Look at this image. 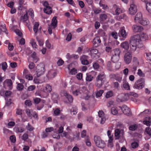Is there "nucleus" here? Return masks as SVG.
<instances>
[{
    "label": "nucleus",
    "mask_w": 151,
    "mask_h": 151,
    "mask_svg": "<svg viewBox=\"0 0 151 151\" xmlns=\"http://www.w3.org/2000/svg\"><path fill=\"white\" fill-rule=\"evenodd\" d=\"M130 47L131 52H134L137 47L141 48L143 47L142 42L139 40V36H132L130 41Z\"/></svg>",
    "instance_id": "obj_1"
},
{
    "label": "nucleus",
    "mask_w": 151,
    "mask_h": 151,
    "mask_svg": "<svg viewBox=\"0 0 151 151\" xmlns=\"http://www.w3.org/2000/svg\"><path fill=\"white\" fill-rule=\"evenodd\" d=\"M105 80V75L102 73L99 74L96 78L95 85L98 88H100L102 85Z\"/></svg>",
    "instance_id": "obj_2"
},
{
    "label": "nucleus",
    "mask_w": 151,
    "mask_h": 151,
    "mask_svg": "<svg viewBox=\"0 0 151 151\" xmlns=\"http://www.w3.org/2000/svg\"><path fill=\"white\" fill-rule=\"evenodd\" d=\"M45 71V65L43 63H40L37 66L36 72L37 77H39L43 75Z\"/></svg>",
    "instance_id": "obj_3"
},
{
    "label": "nucleus",
    "mask_w": 151,
    "mask_h": 151,
    "mask_svg": "<svg viewBox=\"0 0 151 151\" xmlns=\"http://www.w3.org/2000/svg\"><path fill=\"white\" fill-rule=\"evenodd\" d=\"M144 80L143 78H141L136 81L134 87L137 89H141L144 87Z\"/></svg>",
    "instance_id": "obj_4"
},
{
    "label": "nucleus",
    "mask_w": 151,
    "mask_h": 151,
    "mask_svg": "<svg viewBox=\"0 0 151 151\" xmlns=\"http://www.w3.org/2000/svg\"><path fill=\"white\" fill-rule=\"evenodd\" d=\"M94 141L96 145L99 148H103L105 146L104 142L99 137L94 136Z\"/></svg>",
    "instance_id": "obj_5"
},
{
    "label": "nucleus",
    "mask_w": 151,
    "mask_h": 151,
    "mask_svg": "<svg viewBox=\"0 0 151 151\" xmlns=\"http://www.w3.org/2000/svg\"><path fill=\"white\" fill-rule=\"evenodd\" d=\"M81 93L82 97L85 100H88L90 98L91 95L89 94L88 91L86 88L83 87L81 88Z\"/></svg>",
    "instance_id": "obj_6"
},
{
    "label": "nucleus",
    "mask_w": 151,
    "mask_h": 151,
    "mask_svg": "<svg viewBox=\"0 0 151 151\" xmlns=\"http://www.w3.org/2000/svg\"><path fill=\"white\" fill-rule=\"evenodd\" d=\"M136 95V93L132 92L126 93H122L119 96V98L120 99L121 101H123L127 100L129 99V96H135Z\"/></svg>",
    "instance_id": "obj_7"
},
{
    "label": "nucleus",
    "mask_w": 151,
    "mask_h": 151,
    "mask_svg": "<svg viewBox=\"0 0 151 151\" xmlns=\"http://www.w3.org/2000/svg\"><path fill=\"white\" fill-rule=\"evenodd\" d=\"M137 5L134 3L130 4L128 10V13L131 15H134L137 12Z\"/></svg>",
    "instance_id": "obj_8"
},
{
    "label": "nucleus",
    "mask_w": 151,
    "mask_h": 151,
    "mask_svg": "<svg viewBox=\"0 0 151 151\" xmlns=\"http://www.w3.org/2000/svg\"><path fill=\"white\" fill-rule=\"evenodd\" d=\"M71 90L72 91L73 94L74 96H77L81 93V88H79L77 85H75L72 86L71 87Z\"/></svg>",
    "instance_id": "obj_9"
},
{
    "label": "nucleus",
    "mask_w": 151,
    "mask_h": 151,
    "mask_svg": "<svg viewBox=\"0 0 151 151\" xmlns=\"http://www.w3.org/2000/svg\"><path fill=\"white\" fill-rule=\"evenodd\" d=\"M132 57L131 53L129 52L126 53L124 57V60L125 63L127 64H129L132 61Z\"/></svg>",
    "instance_id": "obj_10"
},
{
    "label": "nucleus",
    "mask_w": 151,
    "mask_h": 151,
    "mask_svg": "<svg viewBox=\"0 0 151 151\" xmlns=\"http://www.w3.org/2000/svg\"><path fill=\"white\" fill-rule=\"evenodd\" d=\"M61 95L62 96H65L69 102H72L73 100V97L70 95L68 94L67 92L64 90H62L61 92Z\"/></svg>",
    "instance_id": "obj_11"
},
{
    "label": "nucleus",
    "mask_w": 151,
    "mask_h": 151,
    "mask_svg": "<svg viewBox=\"0 0 151 151\" xmlns=\"http://www.w3.org/2000/svg\"><path fill=\"white\" fill-rule=\"evenodd\" d=\"M119 107L121 109L122 112L125 115H129L131 113L130 109L126 105H123Z\"/></svg>",
    "instance_id": "obj_12"
},
{
    "label": "nucleus",
    "mask_w": 151,
    "mask_h": 151,
    "mask_svg": "<svg viewBox=\"0 0 151 151\" xmlns=\"http://www.w3.org/2000/svg\"><path fill=\"white\" fill-rule=\"evenodd\" d=\"M98 116L99 117V119L100 120L101 124H104L106 120L104 112L102 111H99L98 112Z\"/></svg>",
    "instance_id": "obj_13"
},
{
    "label": "nucleus",
    "mask_w": 151,
    "mask_h": 151,
    "mask_svg": "<svg viewBox=\"0 0 151 151\" xmlns=\"http://www.w3.org/2000/svg\"><path fill=\"white\" fill-rule=\"evenodd\" d=\"M89 58L88 56L85 55L82 56L80 58V60L82 64L87 65L89 63L88 60Z\"/></svg>",
    "instance_id": "obj_14"
},
{
    "label": "nucleus",
    "mask_w": 151,
    "mask_h": 151,
    "mask_svg": "<svg viewBox=\"0 0 151 151\" xmlns=\"http://www.w3.org/2000/svg\"><path fill=\"white\" fill-rule=\"evenodd\" d=\"M113 7L115 9V13L114 14V15H119V14L122 12V9L119 8L118 6L116 4L113 5Z\"/></svg>",
    "instance_id": "obj_15"
},
{
    "label": "nucleus",
    "mask_w": 151,
    "mask_h": 151,
    "mask_svg": "<svg viewBox=\"0 0 151 151\" xmlns=\"http://www.w3.org/2000/svg\"><path fill=\"white\" fill-rule=\"evenodd\" d=\"M132 29L135 32H142L143 30V28L142 26L134 25L132 27Z\"/></svg>",
    "instance_id": "obj_16"
},
{
    "label": "nucleus",
    "mask_w": 151,
    "mask_h": 151,
    "mask_svg": "<svg viewBox=\"0 0 151 151\" xmlns=\"http://www.w3.org/2000/svg\"><path fill=\"white\" fill-rule=\"evenodd\" d=\"M139 36L140 40L142 42V40H145L148 39V36L145 33L141 32L139 35H136Z\"/></svg>",
    "instance_id": "obj_17"
},
{
    "label": "nucleus",
    "mask_w": 151,
    "mask_h": 151,
    "mask_svg": "<svg viewBox=\"0 0 151 151\" xmlns=\"http://www.w3.org/2000/svg\"><path fill=\"white\" fill-rule=\"evenodd\" d=\"M142 19V14L140 12H138L134 18V22L135 23H139Z\"/></svg>",
    "instance_id": "obj_18"
},
{
    "label": "nucleus",
    "mask_w": 151,
    "mask_h": 151,
    "mask_svg": "<svg viewBox=\"0 0 151 151\" xmlns=\"http://www.w3.org/2000/svg\"><path fill=\"white\" fill-rule=\"evenodd\" d=\"M56 72L54 70H51L48 72L47 76L49 79L54 78L56 75Z\"/></svg>",
    "instance_id": "obj_19"
},
{
    "label": "nucleus",
    "mask_w": 151,
    "mask_h": 151,
    "mask_svg": "<svg viewBox=\"0 0 151 151\" xmlns=\"http://www.w3.org/2000/svg\"><path fill=\"white\" fill-rule=\"evenodd\" d=\"M123 131L119 129H116L115 131L114 137L116 139H118L120 138L121 134L123 133Z\"/></svg>",
    "instance_id": "obj_20"
},
{
    "label": "nucleus",
    "mask_w": 151,
    "mask_h": 151,
    "mask_svg": "<svg viewBox=\"0 0 151 151\" xmlns=\"http://www.w3.org/2000/svg\"><path fill=\"white\" fill-rule=\"evenodd\" d=\"M105 1L104 0H100L99 4V6L102 7L104 10H106L109 9V7L107 5L105 4Z\"/></svg>",
    "instance_id": "obj_21"
},
{
    "label": "nucleus",
    "mask_w": 151,
    "mask_h": 151,
    "mask_svg": "<svg viewBox=\"0 0 151 151\" xmlns=\"http://www.w3.org/2000/svg\"><path fill=\"white\" fill-rule=\"evenodd\" d=\"M39 26V23L38 22H35L33 23V29L35 34L36 35L38 31V27Z\"/></svg>",
    "instance_id": "obj_22"
},
{
    "label": "nucleus",
    "mask_w": 151,
    "mask_h": 151,
    "mask_svg": "<svg viewBox=\"0 0 151 151\" xmlns=\"http://www.w3.org/2000/svg\"><path fill=\"white\" fill-rule=\"evenodd\" d=\"M101 42V40L100 38L98 37H96L94 39L93 43L94 46L96 47L98 46Z\"/></svg>",
    "instance_id": "obj_23"
},
{
    "label": "nucleus",
    "mask_w": 151,
    "mask_h": 151,
    "mask_svg": "<svg viewBox=\"0 0 151 151\" xmlns=\"http://www.w3.org/2000/svg\"><path fill=\"white\" fill-rule=\"evenodd\" d=\"M91 53V56L93 58H95L97 56L98 57L97 55L98 53V51L97 49L96 48H93L90 50Z\"/></svg>",
    "instance_id": "obj_24"
},
{
    "label": "nucleus",
    "mask_w": 151,
    "mask_h": 151,
    "mask_svg": "<svg viewBox=\"0 0 151 151\" xmlns=\"http://www.w3.org/2000/svg\"><path fill=\"white\" fill-rule=\"evenodd\" d=\"M143 124L147 126L150 125L151 124V118L146 117L143 121Z\"/></svg>",
    "instance_id": "obj_25"
},
{
    "label": "nucleus",
    "mask_w": 151,
    "mask_h": 151,
    "mask_svg": "<svg viewBox=\"0 0 151 151\" xmlns=\"http://www.w3.org/2000/svg\"><path fill=\"white\" fill-rule=\"evenodd\" d=\"M123 82V87L125 90H129L130 89V86L129 83L125 80L124 79Z\"/></svg>",
    "instance_id": "obj_26"
},
{
    "label": "nucleus",
    "mask_w": 151,
    "mask_h": 151,
    "mask_svg": "<svg viewBox=\"0 0 151 151\" xmlns=\"http://www.w3.org/2000/svg\"><path fill=\"white\" fill-rule=\"evenodd\" d=\"M4 85L5 86L6 85L11 88L12 86V81L10 79H7L4 82Z\"/></svg>",
    "instance_id": "obj_27"
},
{
    "label": "nucleus",
    "mask_w": 151,
    "mask_h": 151,
    "mask_svg": "<svg viewBox=\"0 0 151 151\" xmlns=\"http://www.w3.org/2000/svg\"><path fill=\"white\" fill-rule=\"evenodd\" d=\"M146 9L151 16V3L149 1L145 2Z\"/></svg>",
    "instance_id": "obj_28"
},
{
    "label": "nucleus",
    "mask_w": 151,
    "mask_h": 151,
    "mask_svg": "<svg viewBox=\"0 0 151 151\" xmlns=\"http://www.w3.org/2000/svg\"><path fill=\"white\" fill-rule=\"evenodd\" d=\"M121 46L125 50H128L129 47V43L127 42H122L121 44Z\"/></svg>",
    "instance_id": "obj_29"
},
{
    "label": "nucleus",
    "mask_w": 151,
    "mask_h": 151,
    "mask_svg": "<svg viewBox=\"0 0 151 151\" xmlns=\"http://www.w3.org/2000/svg\"><path fill=\"white\" fill-rule=\"evenodd\" d=\"M124 29L125 28L124 27H122V28L120 31L119 33L122 37L125 38H126L127 34Z\"/></svg>",
    "instance_id": "obj_30"
},
{
    "label": "nucleus",
    "mask_w": 151,
    "mask_h": 151,
    "mask_svg": "<svg viewBox=\"0 0 151 151\" xmlns=\"http://www.w3.org/2000/svg\"><path fill=\"white\" fill-rule=\"evenodd\" d=\"M139 23L145 26L148 25L149 23V22L148 20L146 19H142Z\"/></svg>",
    "instance_id": "obj_31"
},
{
    "label": "nucleus",
    "mask_w": 151,
    "mask_h": 151,
    "mask_svg": "<svg viewBox=\"0 0 151 151\" xmlns=\"http://www.w3.org/2000/svg\"><path fill=\"white\" fill-rule=\"evenodd\" d=\"M81 106H82V110L83 111H86L89 109V105L87 104L82 102L81 103Z\"/></svg>",
    "instance_id": "obj_32"
},
{
    "label": "nucleus",
    "mask_w": 151,
    "mask_h": 151,
    "mask_svg": "<svg viewBox=\"0 0 151 151\" xmlns=\"http://www.w3.org/2000/svg\"><path fill=\"white\" fill-rule=\"evenodd\" d=\"M30 43L34 49H37L38 47V45H37L35 40L33 39H31L30 41Z\"/></svg>",
    "instance_id": "obj_33"
},
{
    "label": "nucleus",
    "mask_w": 151,
    "mask_h": 151,
    "mask_svg": "<svg viewBox=\"0 0 151 151\" xmlns=\"http://www.w3.org/2000/svg\"><path fill=\"white\" fill-rule=\"evenodd\" d=\"M26 113L28 116L32 118V114H33V111L32 110L29 109H27L25 111Z\"/></svg>",
    "instance_id": "obj_34"
},
{
    "label": "nucleus",
    "mask_w": 151,
    "mask_h": 151,
    "mask_svg": "<svg viewBox=\"0 0 151 151\" xmlns=\"http://www.w3.org/2000/svg\"><path fill=\"white\" fill-rule=\"evenodd\" d=\"M6 27L5 25L4 24H0V35L1 34L2 32H5L6 33Z\"/></svg>",
    "instance_id": "obj_35"
},
{
    "label": "nucleus",
    "mask_w": 151,
    "mask_h": 151,
    "mask_svg": "<svg viewBox=\"0 0 151 151\" xmlns=\"http://www.w3.org/2000/svg\"><path fill=\"white\" fill-rule=\"evenodd\" d=\"M57 23V21L56 19V17L55 16L52 19V23L51 24V25L53 27V28H54L56 27Z\"/></svg>",
    "instance_id": "obj_36"
},
{
    "label": "nucleus",
    "mask_w": 151,
    "mask_h": 151,
    "mask_svg": "<svg viewBox=\"0 0 151 151\" xmlns=\"http://www.w3.org/2000/svg\"><path fill=\"white\" fill-rule=\"evenodd\" d=\"M127 18V16L124 14H123L119 16H116L115 17V19L118 20H120L121 19H126Z\"/></svg>",
    "instance_id": "obj_37"
},
{
    "label": "nucleus",
    "mask_w": 151,
    "mask_h": 151,
    "mask_svg": "<svg viewBox=\"0 0 151 151\" xmlns=\"http://www.w3.org/2000/svg\"><path fill=\"white\" fill-rule=\"evenodd\" d=\"M119 55H114V54L112 55L111 57V60L114 63H116L119 60Z\"/></svg>",
    "instance_id": "obj_38"
},
{
    "label": "nucleus",
    "mask_w": 151,
    "mask_h": 151,
    "mask_svg": "<svg viewBox=\"0 0 151 151\" xmlns=\"http://www.w3.org/2000/svg\"><path fill=\"white\" fill-rule=\"evenodd\" d=\"M44 12L47 14H50L52 12V9L50 6L48 7L47 8H44Z\"/></svg>",
    "instance_id": "obj_39"
},
{
    "label": "nucleus",
    "mask_w": 151,
    "mask_h": 151,
    "mask_svg": "<svg viewBox=\"0 0 151 151\" xmlns=\"http://www.w3.org/2000/svg\"><path fill=\"white\" fill-rule=\"evenodd\" d=\"M13 29L14 32L19 36L22 37V33L18 29H16V26H14L13 27Z\"/></svg>",
    "instance_id": "obj_40"
},
{
    "label": "nucleus",
    "mask_w": 151,
    "mask_h": 151,
    "mask_svg": "<svg viewBox=\"0 0 151 151\" xmlns=\"http://www.w3.org/2000/svg\"><path fill=\"white\" fill-rule=\"evenodd\" d=\"M108 14H101L100 15V19L101 21H104L107 18V15Z\"/></svg>",
    "instance_id": "obj_41"
},
{
    "label": "nucleus",
    "mask_w": 151,
    "mask_h": 151,
    "mask_svg": "<svg viewBox=\"0 0 151 151\" xmlns=\"http://www.w3.org/2000/svg\"><path fill=\"white\" fill-rule=\"evenodd\" d=\"M14 131L17 133L22 132L24 131V129L21 127H15L14 128Z\"/></svg>",
    "instance_id": "obj_42"
},
{
    "label": "nucleus",
    "mask_w": 151,
    "mask_h": 151,
    "mask_svg": "<svg viewBox=\"0 0 151 151\" xmlns=\"http://www.w3.org/2000/svg\"><path fill=\"white\" fill-rule=\"evenodd\" d=\"M36 39L40 46H43L44 42V40L42 39H40L37 36L36 37Z\"/></svg>",
    "instance_id": "obj_43"
},
{
    "label": "nucleus",
    "mask_w": 151,
    "mask_h": 151,
    "mask_svg": "<svg viewBox=\"0 0 151 151\" xmlns=\"http://www.w3.org/2000/svg\"><path fill=\"white\" fill-rule=\"evenodd\" d=\"M52 90L51 86L49 84H47L45 88L43 89L44 92H50Z\"/></svg>",
    "instance_id": "obj_44"
},
{
    "label": "nucleus",
    "mask_w": 151,
    "mask_h": 151,
    "mask_svg": "<svg viewBox=\"0 0 151 151\" xmlns=\"http://www.w3.org/2000/svg\"><path fill=\"white\" fill-rule=\"evenodd\" d=\"M120 52V51L118 49H116L111 51V53L112 55L114 54V55H116L119 56Z\"/></svg>",
    "instance_id": "obj_45"
},
{
    "label": "nucleus",
    "mask_w": 151,
    "mask_h": 151,
    "mask_svg": "<svg viewBox=\"0 0 151 151\" xmlns=\"http://www.w3.org/2000/svg\"><path fill=\"white\" fill-rule=\"evenodd\" d=\"M111 113L114 115L118 113V110L117 108L113 107H112L111 109Z\"/></svg>",
    "instance_id": "obj_46"
},
{
    "label": "nucleus",
    "mask_w": 151,
    "mask_h": 151,
    "mask_svg": "<svg viewBox=\"0 0 151 151\" xmlns=\"http://www.w3.org/2000/svg\"><path fill=\"white\" fill-rule=\"evenodd\" d=\"M36 53L34 52L31 55V56L33 58L34 62L35 63H36L38 60V58L36 56Z\"/></svg>",
    "instance_id": "obj_47"
},
{
    "label": "nucleus",
    "mask_w": 151,
    "mask_h": 151,
    "mask_svg": "<svg viewBox=\"0 0 151 151\" xmlns=\"http://www.w3.org/2000/svg\"><path fill=\"white\" fill-rule=\"evenodd\" d=\"M24 0H19V6L18 7L19 10H21L23 8V4H24Z\"/></svg>",
    "instance_id": "obj_48"
},
{
    "label": "nucleus",
    "mask_w": 151,
    "mask_h": 151,
    "mask_svg": "<svg viewBox=\"0 0 151 151\" xmlns=\"http://www.w3.org/2000/svg\"><path fill=\"white\" fill-rule=\"evenodd\" d=\"M109 139L108 140V146L109 147H111L113 146L112 142H113V137H109Z\"/></svg>",
    "instance_id": "obj_49"
},
{
    "label": "nucleus",
    "mask_w": 151,
    "mask_h": 151,
    "mask_svg": "<svg viewBox=\"0 0 151 151\" xmlns=\"http://www.w3.org/2000/svg\"><path fill=\"white\" fill-rule=\"evenodd\" d=\"M93 78V77L89 74L86 75V80L87 81L90 82L92 81Z\"/></svg>",
    "instance_id": "obj_50"
},
{
    "label": "nucleus",
    "mask_w": 151,
    "mask_h": 151,
    "mask_svg": "<svg viewBox=\"0 0 151 151\" xmlns=\"http://www.w3.org/2000/svg\"><path fill=\"white\" fill-rule=\"evenodd\" d=\"M137 127V124H134L130 126L129 127V129L132 131L135 130Z\"/></svg>",
    "instance_id": "obj_51"
},
{
    "label": "nucleus",
    "mask_w": 151,
    "mask_h": 151,
    "mask_svg": "<svg viewBox=\"0 0 151 151\" xmlns=\"http://www.w3.org/2000/svg\"><path fill=\"white\" fill-rule=\"evenodd\" d=\"M113 92L111 91H109L107 92L106 95V97L107 98H109L113 95Z\"/></svg>",
    "instance_id": "obj_52"
},
{
    "label": "nucleus",
    "mask_w": 151,
    "mask_h": 151,
    "mask_svg": "<svg viewBox=\"0 0 151 151\" xmlns=\"http://www.w3.org/2000/svg\"><path fill=\"white\" fill-rule=\"evenodd\" d=\"M104 93V91L103 90H100L98 91L96 93V98L100 97Z\"/></svg>",
    "instance_id": "obj_53"
},
{
    "label": "nucleus",
    "mask_w": 151,
    "mask_h": 151,
    "mask_svg": "<svg viewBox=\"0 0 151 151\" xmlns=\"http://www.w3.org/2000/svg\"><path fill=\"white\" fill-rule=\"evenodd\" d=\"M138 65H137L134 64H133L132 67L131 69L132 72L134 74H135V72L137 70V67Z\"/></svg>",
    "instance_id": "obj_54"
},
{
    "label": "nucleus",
    "mask_w": 151,
    "mask_h": 151,
    "mask_svg": "<svg viewBox=\"0 0 151 151\" xmlns=\"http://www.w3.org/2000/svg\"><path fill=\"white\" fill-rule=\"evenodd\" d=\"M7 67V65L6 62H4L2 63V69L4 71H5Z\"/></svg>",
    "instance_id": "obj_55"
},
{
    "label": "nucleus",
    "mask_w": 151,
    "mask_h": 151,
    "mask_svg": "<svg viewBox=\"0 0 151 151\" xmlns=\"http://www.w3.org/2000/svg\"><path fill=\"white\" fill-rule=\"evenodd\" d=\"M25 78L28 80H32L33 79V76L30 74H25Z\"/></svg>",
    "instance_id": "obj_56"
},
{
    "label": "nucleus",
    "mask_w": 151,
    "mask_h": 151,
    "mask_svg": "<svg viewBox=\"0 0 151 151\" xmlns=\"http://www.w3.org/2000/svg\"><path fill=\"white\" fill-rule=\"evenodd\" d=\"M145 132L149 136V138L151 137V129L149 127H147L146 129Z\"/></svg>",
    "instance_id": "obj_57"
},
{
    "label": "nucleus",
    "mask_w": 151,
    "mask_h": 151,
    "mask_svg": "<svg viewBox=\"0 0 151 151\" xmlns=\"http://www.w3.org/2000/svg\"><path fill=\"white\" fill-rule=\"evenodd\" d=\"M123 73L125 77H127L128 75L129 70L127 68H126L123 70Z\"/></svg>",
    "instance_id": "obj_58"
},
{
    "label": "nucleus",
    "mask_w": 151,
    "mask_h": 151,
    "mask_svg": "<svg viewBox=\"0 0 151 151\" xmlns=\"http://www.w3.org/2000/svg\"><path fill=\"white\" fill-rule=\"evenodd\" d=\"M116 80L118 81L119 82H121L122 79V75H117L115 77Z\"/></svg>",
    "instance_id": "obj_59"
},
{
    "label": "nucleus",
    "mask_w": 151,
    "mask_h": 151,
    "mask_svg": "<svg viewBox=\"0 0 151 151\" xmlns=\"http://www.w3.org/2000/svg\"><path fill=\"white\" fill-rule=\"evenodd\" d=\"M139 146L138 143L136 142H132L131 144L132 147L133 148H137Z\"/></svg>",
    "instance_id": "obj_60"
},
{
    "label": "nucleus",
    "mask_w": 151,
    "mask_h": 151,
    "mask_svg": "<svg viewBox=\"0 0 151 151\" xmlns=\"http://www.w3.org/2000/svg\"><path fill=\"white\" fill-rule=\"evenodd\" d=\"M137 74L140 77H144L145 76L144 74L143 73L141 70L140 69L138 70Z\"/></svg>",
    "instance_id": "obj_61"
},
{
    "label": "nucleus",
    "mask_w": 151,
    "mask_h": 151,
    "mask_svg": "<svg viewBox=\"0 0 151 151\" xmlns=\"http://www.w3.org/2000/svg\"><path fill=\"white\" fill-rule=\"evenodd\" d=\"M36 87L35 85H31L28 87L27 88V90L29 91H32L34 90Z\"/></svg>",
    "instance_id": "obj_62"
},
{
    "label": "nucleus",
    "mask_w": 151,
    "mask_h": 151,
    "mask_svg": "<svg viewBox=\"0 0 151 151\" xmlns=\"http://www.w3.org/2000/svg\"><path fill=\"white\" fill-rule=\"evenodd\" d=\"M26 128L27 129L30 131H32L34 129V128L29 123L28 124V125L27 126Z\"/></svg>",
    "instance_id": "obj_63"
},
{
    "label": "nucleus",
    "mask_w": 151,
    "mask_h": 151,
    "mask_svg": "<svg viewBox=\"0 0 151 151\" xmlns=\"http://www.w3.org/2000/svg\"><path fill=\"white\" fill-rule=\"evenodd\" d=\"M23 86L22 84L19 83H18L17 85V88L18 90L20 91L23 89Z\"/></svg>",
    "instance_id": "obj_64"
}]
</instances>
